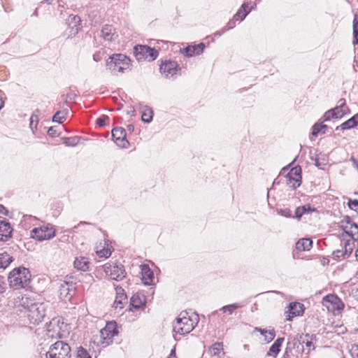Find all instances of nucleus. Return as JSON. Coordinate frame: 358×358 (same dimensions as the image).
Listing matches in <instances>:
<instances>
[{"label": "nucleus", "instance_id": "obj_64", "mask_svg": "<svg viewBox=\"0 0 358 358\" xmlns=\"http://www.w3.org/2000/svg\"><path fill=\"white\" fill-rule=\"evenodd\" d=\"M343 358H345V357H343Z\"/></svg>", "mask_w": 358, "mask_h": 358}, {"label": "nucleus", "instance_id": "obj_58", "mask_svg": "<svg viewBox=\"0 0 358 358\" xmlns=\"http://www.w3.org/2000/svg\"><path fill=\"white\" fill-rule=\"evenodd\" d=\"M3 210H6V209L3 206L0 205V213H3Z\"/></svg>", "mask_w": 358, "mask_h": 358}, {"label": "nucleus", "instance_id": "obj_51", "mask_svg": "<svg viewBox=\"0 0 358 358\" xmlns=\"http://www.w3.org/2000/svg\"><path fill=\"white\" fill-rule=\"evenodd\" d=\"M5 290L4 281L2 277H0V293L3 292Z\"/></svg>", "mask_w": 358, "mask_h": 358}, {"label": "nucleus", "instance_id": "obj_53", "mask_svg": "<svg viewBox=\"0 0 358 358\" xmlns=\"http://www.w3.org/2000/svg\"><path fill=\"white\" fill-rule=\"evenodd\" d=\"M35 121L38 122V117L35 115H32L30 117V127L32 128L33 123L35 122Z\"/></svg>", "mask_w": 358, "mask_h": 358}, {"label": "nucleus", "instance_id": "obj_42", "mask_svg": "<svg viewBox=\"0 0 358 358\" xmlns=\"http://www.w3.org/2000/svg\"><path fill=\"white\" fill-rule=\"evenodd\" d=\"M343 252H344V251H343V248L342 247L341 249H338V250H334L332 252V255H333L334 258L336 259H338L341 257L344 259V253Z\"/></svg>", "mask_w": 358, "mask_h": 358}, {"label": "nucleus", "instance_id": "obj_29", "mask_svg": "<svg viewBox=\"0 0 358 358\" xmlns=\"http://www.w3.org/2000/svg\"><path fill=\"white\" fill-rule=\"evenodd\" d=\"M223 345L222 343H215L210 348H209L208 352L211 356L220 357V354L223 352Z\"/></svg>", "mask_w": 358, "mask_h": 358}, {"label": "nucleus", "instance_id": "obj_57", "mask_svg": "<svg viewBox=\"0 0 358 358\" xmlns=\"http://www.w3.org/2000/svg\"><path fill=\"white\" fill-rule=\"evenodd\" d=\"M350 160L352 162L353 165L358 169V162L353 157H352Z\"/></svg>", "mask_w": 358, "mask_h": 358}, {"label": "nucleus", "instance_id": "obj_32", "mask_svg": "<svg viewBox=\"0 0 358 358\" xmlns=\"http://www.w3.org/2000/svg\"><path fill=\"white\" fill-rule=\"evenodd\" d=\"M68 111L64 110L62 111H57L52 117V122L62 123L66 119Z\"/></svg>", "mask_w": 358, "mask_h": 358}, {"label": "nucleus", "instance_id": "obj_15", "mask_svg": "<svg viewBox=\"0 0 358 358\" xmlns=\"http://www.w3.org/2000/svg\"><path fill=\"white\" fill-rule=\"evenodd\" d=\"M115 292L116 297L113 303V306L116 309H122L124 306V304L127 303V296L124 293V289L120 287H117L115 288Z\"/></svg>", "mask_w": 358, "mask_h": 358}, {"label": "nucleus", "instance_id": "obj_49", "mask_svg": "<svg viewBox=\"0 0 358 358\" xmlns=\"http://www.w3.org/2000/svg\"><path fill=\"white\" fill-rule=\"evenodd\" d=\"M194 51V50L193 46H188L185 49V55L187 57H192V56L195 55Z\"/></svg>", "mask_w": 358, "mask_h": 358}, {"label": "nucleus", "instance_id": "obj_22", "mask_svg": "<svg viewBox=\"0 0 358 358\" xmlns=\"http://www.w3.org/2000/svg\"><path fill=\"white\" fill-rule=\"evenodd\" d=\"M115 35V29L108 24H106L101 29V36L104 40L111 41L114 39Z\"/></svg>", "mask_w": 358, "mask_h": 358}, {"label": "nucleus", "instance_id": "obj_2", "mask_svg": "<svg viewBox=\"0 0 358 358\" xmlns=\"http://www.w3.org/2000/svg\"><path fill=\"white\" fill-rule=\"evenodd\" d=\"M106 66L113 74L117 75L129 69L130 59L122 54L114 55L109 57Z\"/></svg>", "mask_w": 358, "mask_h": 358}, {"label": "nucleus", "instance_id": "obj_4", "mask_svg": "<svg viewBox=\"0 0 358 358\" xmlns=\"http://www.w3.org/2000/svg\"><path fill=\"white\" fill-rule=\"evenodd\" d=\"M46 358H71V348L66 343L59 341L50 347Z\"/></svg>", "mask_w": 358, "mask_h": 358}, {"label": "nucleus", "instance_id": "obj_1", "mask_svg": "<svg viewBox=\"0 0 358 358\" xmlns=\"http://www.w3.org/2000/svg\"><path fill=\"white\" fill-rule=\"evenodd\" d=\"M30 276L27 268H17L10 272L8 280L10 287L14 289H20L29 285Z\"/></svg>", "mask_w": 358, "mask_h": 358}, {"label": "nucleus", "instance_id": "obj_14", "mask_svg": "<svg viewBox=\"0 0 358 358\" xmlns=\"http://www.w3.org/2000/svg\"><path fill=\"white\" fill-rule=\"evenodd\" d=\"M15 303L18 306H21L24 309L27 310V312L31 308V306L36 304L34 299L29 295H21L15 299Z\"/></svg>", "mask_w": 358, "mask_h": 358}, {"label": "nucleus", "instance_id": "obj_61", "mask_svg": "<svg viewBox=\"0 0 358 358\" xmlns=\"http://www.w3.org/2000/svg\"><path fill=\"white\" fill-rule=\"evenodd\" d=\"M45 1H46L48 3H50L52 1V0H45Z\"/></svg>", "mask_w": 358, "mask_h": 358}, {"label": "nucleus", "instance_id": "obj_59", "mask_svg": "<svg viewBox=\"0 0 358 358\" xmlns=\"http://www.w3.org/2000/svg\"><path fill=\"white\" fill-rule=\"evenodd\" d=\"M3 101L1 99H0V110L3 108Z\"/></svg>", "mask_w": 358, "mask_h": 358}, {"label": "nucleus", "instance_id": "obj_56", "mask_svg": "<svg viewBox=\"0 0 358 358\" xmlns=\"http://www.w3.org/2000/svg\"><path fill=\"white\" fill-rule=\"evenodd\" d=\"M76 94H68L66 95V98L69 100H73L75 99Z\"/></svg>", "mask_w": 358, "mask_h": 358}, {"label": "nucleus", "instance_id": "obj_13", "mask_svg": "<svg viewBox=\"0 0 358 358\" xmlns=\"http://www.w3.org/2000/svg\"><path fill=\"white\" fill-rule=\"evenodd\" d=\"M178 64L176 62L168 61L160 66V72L166 78L173 76L177 71Z\"/></svg>", "mask_w": 358, "mask_h": 358}, {"label": "nucleus", "instance_id": "obj_48", "mask_svg": "<svg viewBox=\"0 0 358 358\" xmlns=\"http://www.w3.org/2000/svg\"><path fill=\"white\" fill-rule=\"evenodd\" d=\"M275 336V334L273 330L268 331V334L265 336V341H266L268 343L271 342L274 339Z\"/></svg>", "mask_w": 358, "mask_h": 358}, {"label": "nucleus", "instance_id": "obj_9", "mask_svg": "<svg viewBox=\"0 0 358 358\" xmlns=\"http://www.w3.org/2000/svg\"><path fill=\"white\" fill-rule=\"evenodd\" d=\"M31 237L42 241L49 240L55 236V231L52 226L48 224L38 228H34L31 231Z\"/></svg>", "mask_w": 358, "mask_h": 358}, {"label": "nucleus", "instance_id": "obj_36", "mask_svg": "<svg viewBox=\"0 0 358 358\" xmlns=\"http://www.w3.org/2000/svg\"><path fill=\"white\" fill-rule=\"evenodd\" d=\"M80 138L79 136H73L69 138H65L64 139V143L66 146H76L78 144Z\"/></svg>", "mask_w": 358, "mask_h": 358}, {"label": "nucleus", "instance_id": "obj_25", "mask_svg": "<svg viewBox=\"0 0 358 358\" xmlns=\"http://www.w3.org/2000/svg\"><path fill=\"white\" fill-rule=\"evenodd\" d=\"M145 302L144 296L139 294H134L130 299V305L136 309L140 308L145 304Z\"/></svg>", "mask_w": 358, "mask_h": 358}, {"label": "nucleus", "instance_id": "obj_18", "mask_svg": "<svg viewBox=\"0 0 358 358\" xmlns=\"http://www.w3.org/2000/svg\"><path fill=\"white\" fill-rule=\"evenodd\" d=\"M289 314L287 315V320H292V319L296 316L300 315L303 313V305L299 302L291 303L289 306Z\"/></svg>", "mask_w": 358, "mask_h": 358}, {"label": "nucleus", "instance_id": "obj_38", "mask_svg": "<svg viewBox=\"0 0 358 358\" xmlns=\"http://www.w3.org/2000/svg\"><path fill=\"white\" fill-rule=\"evenodd\" d=\"M353 38L352 44L356 45L358 44V22L355 19L353 22Z\"/></svg>", "mask_w": 358, "mask_h": 358}, {"label": "nucleus", "instance_id": "obj_12", "mask_svg": "<svg viewBox=\"0 0 358 358\" xmlns=\"http://www.w3.org/2000/svg\"><path fill=\"white\" fill-rule=\"evenodd\" d=\"M112 136L115 143L120 148H127L129 144L126 139V131L122 127H116L112 130Z\"/></svg>", "mask_w": 358, "mask_h": 358}, {"label": "nucleus", "instance_id": "obj_23", "mask_svg": "<svg viewBox=\"0 0 358 358\" xmlns=\"http://www.w3.org/2000/svg\"><path fill=\"white\" fill-rule=\"evenodd\" d=\"M345 230L354 240L358 241V225L357 224L348 221Z\"/></svg>", "mask_w": 358, "mask_h": 358}, {"label": "nucleus", "instance_id": "obj_3", "mask_svg": "<svg viewBox=\"0 0 358 358\" xmlns=\"http://www.w3.org/2000/svg\"><path fill=\"white\" fill-rule=\"evenodd\" d=\"M196 323L188 316L187 312H181L173 323V331L180 335L187 334L194 329Z\"/></svg>", "mask_w": 358, "mask_h": 358}, {"label": "nucleus", "instance_id": "obj_17", "mask_svg": "<svg viewBox=\"0 0 358 358\" xmlns=\"http://www.w3.org/2000/svg\"><path fill=\"white\" fill-rule=\"evenodd\" d=\"M142 280L145 285H150L152 284L154 274L148 265L143 264L141 266Z\"/></svg>", "mask_w": 358, "mask_h": 358}, {"label": "nucleus", "instance_id": "obj_31", "mask_svg": "<svg viewBox=\"0 0 358 358\" xmlns=\"http://www.w3.org/2000/svg\"><path fill=\"white\" fill-rule=\"evenodd\" d=\"M327 126L322 123H316L312 127L311 134L314 136H317L319 134H325Z\"/></svg>", "mask_w": 358, "mask_h": 358}, {"label": "nucleus", "instance_id": "obj_37", "mask_svg": "<svg viewBox=\"0 0 358 358\" xmlns=\"http://www.w3.org/2000/svg\"><path fill=\"white\" fill-rule=\"evenodd\" d=\"M352 245V243H351L350 241L345 242L344 246H343L344 251V259L348 258L351 255L353 250Z\"/></svg>", "mask_w": 358, "mask_h": 358}, {"label": "nucleus", "instance_id": "obj_6", "mask_svg": "<svg viewBox=\"0 0 358 358\" xmlns=\"http://www.w3.org/2000/svg\"><path fill=\"white\" fill-rule=\"evenodd\" d=\"M134 55L137 60L153 61L158 56V51L148 45H137L134 48Z\"/></svg>", "mask_w": 358, "mask_h": 358}, {"label": "nucleus", "instance_id": "obj_16", "mask_svg": "<svg viewBox=\"0 0 358 358\" xmlns=\"http://www.w3.org/2000/svg\"><path fill=\"white\" fill-rule=\"evenodd\" d=\"M12 228L9 222L0 221V241H7L12 236Z\"/></svg>", "mask_w": 358, "mask_h": 358}, {"label": "nucleus", "instance_id": "obj_26", "mask_svg": "<svg viewBox=\"0 0 358 358\" xmlns=\"http://www.w3.org/2000/svg\"><path fill=\"white\" fill-rule=\"evenodd\" d=\"M74 267L78 269L83 271H85L88 270L89 268V262L87 261V258L85 257H79L76 258L74 262Z\"/></svg>", "mask_w": 358, "mask_h": 358}, {"label": "nucleus", "instance_id": "obj_44", "mask_svg": "<svg viewBox=\"0 0 358 358\" xmlns=\"http://www.w3.org/2000/svg\"><path fill=\"white\" fill-rule=\"evenodd\" d=\"M204 47L205 45L203 43H199V45H193L194 55H200L203 51Z\"/></svg>", "mask_w": 358, "mask_h": 358}, {"label": "nucleus", "instance_id": "obj_34", "mask_svg": "<svg viewBox=\"0 0 358 358\" xmlns=\"http://www.w3.org/2000/svg\"><path fill=\"white\" fill-rule=\"evenodd\" d=\"M242 306H243V305L238 303H232V304H229V305L223 306L222 308H220V310H222L223 313L227 312L229 315H231L233 313V312L235 310H236Z\"/></svg>", "mask_w": 358, "mask_h": 358}, {"label": "nucleus", "instance_id": "obj_63", "mask_svg": "<svg viewBox=\"0 0 358 358\" xmlns=\"http://www.w3.org/2000/svg\"><path fill=\"white\" fill-rule=\"evenodd\" d=\"M357 194H358V192H357Z\"/></svg>", "mask_w": 358, "mask_h": 358}, {"label": "nucleus", "instance_id": "obj_21", "mask_svg": "<svg viewBox=\"0 0 358 358\" xmlns=\"http://www.w3.org/2000/svg\"><path fill=\"white\" fill-rule=\"evenodd\" d=\"M324 302H330L332 303L334 307L332 308L334 310H337L340 311L343 309L344 304L343 302L336 296L334 295H328L324 299Z\"/></svg>", "mask_w": 358, "mask_h": 358}, {"label": "nucleus", "instance_id": "obj_28", "mask_svg": "<svg viewBox=\"0 0 358 358\" xmlns=\"http://www.w3.org/2000/svg\"><path fill=\"white\" fill-rule=\"evenodd\" d=\"M313 211H315V208L311 207L310 204L299 206L296 209L295 217L299 219L303 215L310 213Z\"/></svg>", "mask_w": 358, "mask_h": 358}, {"label": "nucleus", "instance_id": "obj_60", "mask_svg": "<svg viewBox=\"0 0 358 358\" xmlns=\"http://www.w3.org/2000/svg\"><path fill=\"white\" fill-rule=\"evenodd\" d=\"M73 19H74V20H78V21H80V18H79L78 16H76V15H75V16L73 17Z\"/></svg>", "mask_w": 358, "mask_h": 358}, {"label": "nucleus", "instance_id": "obj_8", "mask_svg": "<svg viewBox=\"0 0 358 358\" xmlns=\"http://www.w3.org/2000/svg\"><path fill=\"white\" fill-rule=\"evenodd\" d=\"M103 271L112 280L119 281L125 278V270L121 264L118 265L115 263L106 264L103 265Z\"/></svg>", "mask_w": 358, "mask_h": 358}, {"label": "nucleus", "instance_id": "obj_35", "mask_svg": "<svg viewBox=\"0 0 358 358\" xmlns=\"http://www.w3.org/2000/svg\"><path fill=\"white\" fill-rule=\"evenodd\" d=\"M153 112L150 108H147L143 112L141 120L145 123H150L152 120Z\"/></svg>", "mask_w": 358, "mask_h": 358}, {"label": "nucleus", "instance_id": "obj_7", "mask_svg": "<svg viewBox=\"0 0 358 358\" xmlns=\"http://www.w3.org/2000/svg\"><path fill=\"white\" fill-rule=\"evenodd\" d=\"M45 315V306L43 303H37L31 306L28 311L27 317L30 323L38 324L41 323Z\"/></svg>", "mask_w": 358, "mask_h": 358}, {"label": "nucleus", "instance_id": "obj_20", "mask_svg": "<svg viewBox=\"0 0 358 358\" xmlns=\"http://www.w3.org/2000/svg\"><path fill=\"white\" fill-rule=\"evenodd\" d=\"M358 125V113L355 114L353 117L342 123L341 125L336 128V131L350 129Z\"/></svg>", "mask_w": 358, "mask_h": 358}, {"label": "nucleus", "instance_id": "obj_54", "mask_svg": "<svg viewBox=\"0 0 358 358\" xmlns=\"http://www.w3.org/2000/svg\"><path fill=\"white\" fill-rule=\"evenodd\" d=\"M48 134L50 136H54L56 134V130L54 129V127H51L48 129Z\"/></svg>", "mask_w": 358, "mask_h": 358}, {"label": "nucleus", "instance_id": "obj_46", "mask_svg": "<svg viewBox=\"0 0 358 358\" xmlns=\"http://www.w3.org/2000/svg\"><path fill=\"white\" fill-rule=\"evenodd\" d=\"M350 352L353 358H358V344L352 345Z\"/></svg>", "mask_w": 358, "mask_h": 358}, {"label": "nucleus", "instance_id": "obj_11", "mask_svg": "<svg viewBox=\"0 0 358 358\" xmlns=\"http://www.w3.org/2000/svg\"><path fill=\"white\" fill-rule=\"evenodd\" d=\"M301 169L299 166L292 168L287 173V178L289 180V184L293 189L300 186L301 182Z\"/></svg>", "mask_w": 358, "mask_h": 358}, {"label": "nucleus", "instance_id": "obj_19", "mask_svg": "<svg viewBox=\"0 0 358 358\" xmlns=\"http://www.w3.org/2000/svg\"><path fill=\"white\" fill-rule=\"evenodd\" d=\"M283 342L284 338H277L273 344L270 347L268 351L266 353V356L275 358L280 351V348Z\"/></svg>", "mask_w": 358, "mask_h": 358}, {"label": "nucleus", "instance_id": "obj_39", "mask_svg": "<svg viewBox=\"0 0 358 358\" xmlns=\"http://www.w3.org/2000/svg\"><path fill=\"white\" fill-rule=\"evenodd\" d=\"M77 358H91V356L87 352L85 349L80 347L77 352Z\"/></svg>", "mask_w": 358, "mask_h": 358}, {"label": "nucleus", "instance_id": "obj_33", "mask_svg": "<svg viewBox=\"0 0 358 358\" xmlns=\"http://www.w3.org/2000/svg\"><path fill=\"white\" fill-rule=\"evenodd\" d=\"M246 7H248V5L246 3H243L242 5V6L241 7V8L238 10L236 14L234 15V18L236 20H243L246 17V15L248 14V13L250 12V10H246Z\"/></svg>", "mask_w": 358, "mask_h": 358}, {"label": "nucleus", "instance_id": "obj_27", "mask_svg": "<svg viewBox=\"0 0 358 358\" xmlns=\"http://www.w3.org/2000/svg\"><path fill=\"white\" fill-rule=\"evenodd\" d=\"M341 104L336 108H333L335 118L342 117L348 110V107L345 106L343 99L340 100Z\"/></svg>", "mask_w": 358, "mask_h": 358}, {"label": "nucleus", "instance_id": "obj_30", "mask_svg": "<svg viewBox=\"0 0 358 358\" xmlns=\"http://www.w3.org/2000/svg\"><path fill=\"white\" fill-rule=\"evenodd\" d=\"M13 258L7 252L0 254V268H6L13 262Z\"/></svg>", "mask_w": 358, "mask_h": 358}, {"label": "nucleus", "instance_id": "obj_45", "mask_svg": "<svg viewBox=\"0 0 358 358\" xmlns=\"http://www.w3.org/2000/svg\"><path fill=\"white\" fill-rule=\"evenodd\" d=\"M331 118H335V116H334V113L333 112V110L331 109L328 111H327L324 115H323V120H322V122H326V121H329L330 120Z\"/></svg>", "mask_w": 358, "mask_h": 358}, {"label": "nucleus", "instance_id": "obj_55", "mask_svg": "<svg viewBox=\"0 0 358 358\" xmlns=\"http://www.w3.org/2000/svg\"><path fill=\"white\" fill-rule=\"evenodd\" d=\"M93 59L94 61L96 62H98L99 60H101V57H100V55L98 53H95L94 55H93Z\"/></svg>", "mask_w": 358, "mask_h": 358}, {"label": "nucleus", "instance_id": "obj_5", "mask_svg": "<svg viewBox=\"0 0 358 358\" xmlns=\"http://www.w3.org/2000/svg\"><path fill=\"white\" fill-rule=\"evenodd\" d=\"M117 334L116 322H108L106 327L100 331L99 343L103 347H106L112 343L113 337Z\"/></svg>", "mask_w": 358, "mask_h": 358}, {"label": "nucleus", "instance_id": "obj_10", "mask_svg": "<svg viewBox=\"0 0 358 358\" xmlns=\"http://www.w3.org/2000/svg\"><path fill=\"white\" fill-rule=\"evenodd\" d=\"M59 298L64 302L70 301L76 292L72 282H64L59 286Z\"/></svg>", "mask_w": 358, "mask_h": 358}, {"label": "nucleus", "instance_id": "obj_62", "mask_svg": "<svg viewBox=\"0 0 358 358\" xmlns=\"http://www.w3.org/2000/svg\"><path fill=\"white\" fill-rule=\"evenodd\" d=\"M173 355H175V351H174V350H172V351H171V356H172Z\"/></svg>", "mask_w": 358, "mask_h": 358}, {"label": "nucleus", "instance_id": "obj_41", "mask_svg": "<svg viewBox=\"0 0 358 358\" xmlns=\"http://www.w3.org/2000/svg\"><path fill=\"white\" fill-rule=\"evenodd\" d=\"M348 205L351 210H353L358 213V200L350 199L348 203Z\"/></svg>", "mask_w": 358, "mask_h": 358}, {"label": "nucleus", "instance_id": "obj_43", "mask_svg": "<svg viewBox=\"0 0 358 358\" xmlns=\"http://www.w3.org/2000/svg\"><path fill=\"white\" fill-rule=\"evenodd\" d=\"M108 119L109 118L107 115H103L96 120V124L99 125V127H104L106 124V120H108Z\"/></svg>", "mask_w": 358, "mask_h": 358}, {"label": "nucleus", "instance_id": "obj_40", "mask_svg": "<svg viewBox=\"0 0 358 358\" xmlns=\"http://www.w3.org/2000/svg\"><path fill=\"white\" fill-rule=\"evenodd\" d=\"M96 254L99 257L107 258L110 256L111 251L109 249L103 248L96 251Z\"/></svg>", "mask_w": 358, "mask_h": 358}, {"label": "nucleus", "instance_id": "obj_52", "mask_svg": "<svg viewBox=\"0 0 358 358\" xmlns=\"http://www.w3.org/2000/svg\"><path fill=\"white\" fill-rule=\"evenodd\" d=\"M255 331H259L262 335H264V336L268 334V331L265 329H262L261 328L256 327Z\"/></svg>", "mask_w": 358, "mask_h": 358}, {"label": "nucleus", "instance_id": "obj_24", "mask_svg": "<svg viewBox=\"0 0 358 358\" xmlns=\"http://www.w3.org/2000/svg\"><path fill=\"white\" fill-rule=\"evenodd\" d=\"M313 241L310 238H301L296 243V248L299 251H308L312 248Z\"/></svg>", "mask_w": 358, "mask_h": 358}, {"label": "nucleus", "instance_id": "obj_50", "mask_svg": "<svg viewBox=\"0 0 358 358\" xmlns=\"http://www.w3.org/2000/svg\"><path fill=\"white\" fill-rule=\"evenodd\" d=\"M303 343H305L306 344V348H308V353L311 350H314L315 349V347L313 344V343L311 341H303Z\"/></svg>", "mask_w": 358, "mask_h": 358}, {"label": "nucleus", "instance_id": "obj_47", "mask_svg": "<svg viewBox=\"0 0 358 358\" xmlns=\"http://www.w3.org/2000/svg\"><path fill=\"white\" fill-rule=\"evenodd\" d=\"M278 213L285 217H291V210L288 208L278 210Z\"/></svg>", "mask_w": 358, "mask_h": 358}]
</instances>
